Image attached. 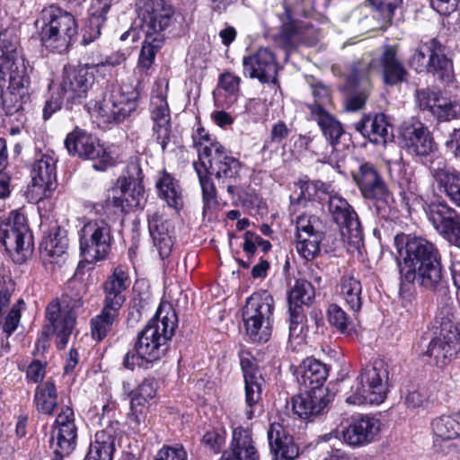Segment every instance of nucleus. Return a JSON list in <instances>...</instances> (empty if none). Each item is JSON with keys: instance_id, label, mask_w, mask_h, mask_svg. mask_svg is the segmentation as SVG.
Here are the masks:
<instances>
[{"instance_id": "f257e3e1", "label": "nucleus", "mask_w": 460, "mask_h": 460, "mask_svg": "<svg viewBox=\"0 0 460 460\" xmlns=\"http://www.w3.org/2000/svg\"><path fill=\"white\" fill-rule=\"evenodd\" d=\"M394 245L402 258L399 264L402 283L436 290L442 282L443 267L438 248L427 239L396 234Z\"/></svg>"}, {"instance_id": "f03ea898", "label": "nucleus", "mask_w": 460, "mask_h": 460, "mask_svg": "<svg viewBox=\"0 0 460 460\" xmlns=\"http://www.w3.org/2000/svg\"><path fill=\"white\" fill-rule=\"evenodd\" d=\"M176 327L174 310L170 306L158 307L155 315L138 332L133 349L125 354L123 367L133 370L136 366L159 360L166 353Z\"/></svg>"}, {"instance_id": "7ed1b4c3", "label": "nucleus", "mask_w": 460, "mask_h": 460, "mask_svg": "<svg viewBox=\"0 0 460 460\" xmlns=\"http://www.w3.org/2000/svg\"><path fill=\"white\" fill-rule=\"evenodd\" d=\"M86 285L76 279L69 280L59 298L52 300L45 311L43 333L55 335L58 349L66 347L75 328L77 316L84 311Z\"/></svg>"}, {"instance_id": "20e7f679", "label": "nucleus", "mask_w": 460, "mask_h": 460, "mask_svg": "<svg viewBox=\"0 0 460 460\" xmlns=\"http://www.w3.org/2000/svg\"><path fill=\"white\" fill-rule=\"evenodd\" d=\"M35 24L40 29L42 45L53 52L66 51L77 35L74 16L55 4L44 7Z\"/></svg>"}, {"instance_id": "39448f33", "label": "nucleus", "mask_w": 460, "mask_h": 460, "mask_svg": "<svg viewBox=\"0 0 460 460\" xmlns=\"http://www.w3.org/2000/svg\"><path fill=\"white\" fill-rule=\"evenodd\" d=\"M353 180L362 197L371 202L378 217L387 220L395 214L393 193L374 164H360L353 173Z\"/></svg>"}, {"instance_id": "423d86ee", "label": "nucleus", "mask_w": 460, "mask_h": 460, "mask_svg": "<svg viewBox=\"0 0 460 460\" xmlns=\"http://www.w3.org/2000/svg\"><path fill=\"white\" fill-rule=\"evenodd\" d=\"M275 301L267 290L253 293L243 309L245 333L252 342H267L272 333Z\"/></svg>"}, {"instance_id": "0eeeda50", "label": "nucleus", "mask_w": 460, "mask_h": 460, "mask_svg": "<svg viewBox=\"0 0 460 460\" xmlns=\"http://www.w3.org/2000/svg\"><path fill=\"white\" fill-rule=\"evenodd\" d=\"M416 73H428L443 83L455 79L453 61L445 53V47L435 38L421 41L408 59Z\"/></svg>"}, {"instance_id": "6e6552de", "label": "nucleus", "mask_w": 460, "mask_h": 460, "mask_svg": "<svg viewBox=\"0 0 460 460\" xmlns=\"http://www.w3.org/2000/svg\"><path fill=\"white\" fill-rule=\"evenodd\" d=\"M388 374V366L381 359L362 368L356 386L351 387V394L346 399L347 402L355 405L383 402L386 398Z\"/></svg>"}, {"instance_id": "1a4fd4ad", "label": "nucleus", "mask_w": 460, "mask_h": 460, "mask_svg": "<svg viewBox=\"0 0 460 460\" xmlns=\"http://www.w3.org/2000/svg\"><path fill=\"white\" fill-rule=\"evenodd\" d=\"M112 243L111 229L105 220H92L79 232L80 252L89 263L106 259Z\"/></svg>"}, {"instance_id": "9d476101", "label": "nucleus", "mask_w": 460, "mask_h": 460, "mask_svg": "<svg viewBox=\"0 0 460 460\" xmlns=\"http://www.w3.org/2000/svg\"><path fill=\"white\" fill-rule=\"evenodd\" d=\"M174 8L164 0H140L137 18L144 35L166 39V31L174 22Z\"/></svg>"}, {"instance_id": "9b49d317", "label": "nucleus", "mask_w": 460, "mask_h": 460, "mask_svg": "<svg viewBox=\"0 0 460 460\" xmlns=\"http://www.w3.org/2000/svg\"><path fill=\"white\" fill-rule=\"evenodd\" d=\"M137 97L136 91L126 93L121 88L111 87L95 101L94 109L103 123H119L136 110Z\"/></svg>"}, {"instance_id": "f8f14e48", "label": "nucleus", "mask_w": 460, "mask_h": 460, "mask_svg": "<svg viewBox=\"0 0 460 460\" xmlns=\"http://www.w3.org/2000/svg\"><path fill=\"white\" fill-rule=\"evenodd\" d=\"M65 146L69 155L94 161L93 167L96 171H105L114 164L110 152L93 135L82 129H75L65 139Z\"/></svg>"}, {"instance_id": "ddd939ff", "label": "nucleus", "mask_w": 460, "mask_h": 460, "mask_svg": "<svg viewBox=\"0 0 460 460\" xmlns=\"http://www.w3.org/2000/svg\"><path fill=\"white\" fill-rule=\"evenodd\" d=\"M137 172V177L132 176L119 178V189L112 190V196L106 200L107 207H112L121 213H127L134 208H143L146 203L144 186L142 185L143 173L137 164L131 167Z\"/></svg>"}, {"instance_id": "4468645a", "label": "nucleus", "mask_w": 460, "mask_h": 460, "mask_svg": "<svg viewBox=\"0 0 460 460\" xmlns=\"http://www.w3.org/2000/svg\"><path fill=\"white\" fill-rule=\"evenodd\" d=\"M0 240L7 252L21 255L17 261H24L31 251L32 235L22 214L12 211L7 219L0 221Z\"/></svg>"}, {"instance_id": "2eb2a0df", "label": "nucleus", "mask_w": 460, "mask_h": 460, "mask_svg": "<svg viewBox=\"0 0 460 460\" xmlns=\"http://www.w3.org/2000/svg\"><path fill=\"white\" fill-rule=\"evenodd\" d=\"M57 159L51 154H42L31 167V184L28 187L26 196L30 202L38 203L52 195L57 187Z\"/></svg>"}, {"instance_id": "dca6fc26", "label": "nucleus", "mask_w": 460, "mask_h": 460, "mask_svg": "<svg viewBox=\"0 0 460 460\" xmlns=\"http://www.w3.org/2000/svg\"><path fill=\"white\" fill-rule=\"evenodd\" d=\"M368 70L379 74L385 86H399L407 83L410 74L395 46H385L380 56L368 64Z\"/></svg>"}, {"instance_id": "f3484780", "label": "nucleus", "mask_w": 460, "mask_h": 460, "mask_svg": "<svg viewBox=\"0 0 460 460\" xmlns=\"http://www.w3.org/2000/svg\"><path fill=\"white\" fill-rule=\"evenodd\" d=\"M327 207L332 220L342 228V234L348 235L349 243L358 247L363 242L364 234L354 208L337 194L329 196Z\"/></svg>"}, {"instance_id": "a211bd4d", "label": "nucleus", "mask_w": 460, "mask_h": 460, "mask_svg": "<svg viewBox=\"0 0 460 460\" xmlns=\"http://www.w3.org/2000/svg\"><path fill=\"white\" fill-rule=\"evenodd\" d=\"M89 64L83 66H65L58 90L67 104L81 103L93 84V75Z\"/></svg>"}, {"instance_id": "6ab92c4d", "label": "nucleus", "mask_w": 460, "mask_h": 460, "mask_svg": "<svg viewBox=\"0 0 460 460\" xmlns=\"http://www.w3.org/2000/svg\"><path fill=\"white\" fill-rule=\"evenodd\" d=\"M460 351V331L450 320L440 324L439 336L433 339L426 354L434 358L438 367L447 365Z\"/></svg>"}, {"instance_id": "aec40b11", "label": "nucleus", "mask_w": 460, "mask_h": 460, "mask_svg": "<svg viewBox=\"0 0 460 460\" xmlns=\"http://www.w3.org/2000/svg\"><path fill=\"white\" fill-rule=\"evenodd\" d=\"M280 21L278 40L284 49L292 50L301 43L310 44L316 40L315 29L309 22L294 19L287 6H284Z\"/></svg>"}, {"instance_id": "412c9836", "label": "nucleus", "mask_w": 460, "mask_h": 460, "mask_svg": "<svg viewBox=\"0 0 460 460\" xmlns=\"http://www.w3.org/2000/svg\"><path fill=\"white\" fill-rule=\"evenodd\" d=\"M18 40L15 35L8 31L0 32V63L7 66L13 86H22L27 80L29 68L25 65V59L19 54Z\"/></svg>"}, {"instance_id": "4be33fe9", "label": "nucleus", "mask_w": 460, "mask_h": 460, "mask_svg": "<svg viewBox=\"0 0 460 460\" xmlns=\"http://www.w3.org/2000/svg\"><path fill=\"white\" fill-rule=\"evenodd\" d=\"M243 74L256 78L262 84H277L278 63L274 53L268 48L243 58Z\"/></svg>"}, {"instance_id": "5701e85b", "label": "nucleus", "mask_w": 460, "mask_h": 460, "mask_svg": "<svg viewBox=\"0 0 460 460\" xmlns=\"http://www.w3.org/2000/svg\"><path fill=\"white\" fill-rule=\"evenodd\" d=\"M314 298V289L310 282L298 279L288 292L289 335L298 336L305 319L303 305H309Z\"/></svg>"}, {"instance_id": "b1692460", "label": "nucleus", "mask_w": 460, "mask_h": 460, "mask_svg": "<svg viewBox=\"0 0 460 460\" xmlns=\"http://www.w3.org/2000/svg\"><path fill=\"white\" fill-rule=\"evenodd\" d=\"M241 368L244 378L245 403L247 406L245 414L247 419L252 420L262 412L261 402L264 379L254 362L250 358H241Z\"/></svg>"}, {"instance_id": "393cba45", "label": "nucleus", "mask_w": 460, "mask_h": 460, "mask_svg": "<svg viewBox=\"0 0 460 460\" xmlns=\"http://www.w3.org/2000/svg\"><path fill=\"white\" fill-rule=\"evenodd\" d=\"M201 155L207 156L206 159L208 160L210 168L218 181H235L241 170V164L223 146H206L201 151Z\"/></svg>"}, {"instance_id": "a878e982", "label": "nucleus", "mask_w": 460, "mask_h": 460, "mask_svg": "<svg viewBox=\"0 0 460 460\" xmlns=\"http://www.w3.org/2000/svg\"><path fill=\"white\" fill-rule=\"evenodd\" d=\"M151 119L154 122L153 131L157 143L164 151L170 140L171 116L166 97L162 92L153 94L150 103Z\"/></svg>"}, {"instance_id": "bb28decb", "label": "nucleus", "mask_w": 460, "mask_h": 460, "mask_svg": "<svg viewBox=\"0 0 460 460\" xmlns=\"http://www.w3.org/2000/svg\"><path fill=\"white\" fill-rule=\"evenodd\" d=\"M380 431L379 420L371 416H361L343 430V438L352 447H363L375 441Z\"/></svg>"}, {"instance_id": "cd10ccee", "label": "nucleus", "mask_w": 460, "mask_h": 460, "mask_svg": "<svg viewBox=\"0 0 460 460\" xmlns=\"http://www.w3.org/2000/svg\"><path fill=\"white\" fill-rule=\"evenodd\" d=\"M128 270L122 266L114 268L111 275L103 283V305L120 310L126 301L125 292L130 286Z\"/></svg>"}, {"instance_id": "c85d7f7f", "label": "nucleus", "mask_w": 460, "mask_h": 460, "mask_svg": "<svg viewBox=\"0 0 460 460\" xmlns=\"http://www.w3.org/2000/svg\"><path fill=\"white\" fill-rule=\"evenodd\" d=\"M355 128L361 135L376 145L385 146L394 137L393 129L383 113L365 115L355 123Z\"/></svg>"}, {"instance_id": "c756f323", "label": "nucleus", "mask_w": 460, "mask_h": 460, "mask_svg": "<svg viewBox=\"0 0 460 460\" xmlns=\"http://www.w3.org/2000/svg\"><path fill=\"white\" fill-rule=\"evenodd\" d=\"M329 402L326 389H309L293 398L292 407L296 415L306 420L322 414Z\"/></svg>"}, {"instance_id": "7c9ffc66", "label": "nucleus", "mask_w": 460, "mask_h": 460, "mask_svg": "<svg viewBox=\"0 0 460 460\" xmlns=\"http://www.w3.org/2000/svg\"><path fill=\"white\" fill-rule=\"evenodd\" d=\"M67 247L68 238L66 231L58 227L43 237L40 244V257L44 263L60 266L67 258Z\"/></svg>"}, {"instance_id": "2f4dec72", "label": "nucleus", "mask_w": 460, "mask_h": 460, "mask_svg": "<svg viewBox=\"0 0 460 460\" xmlns=\"http://www.w3.org/2000/svg\"><path fill=\"white\" fill-rule=\"evenodd\" d=\"M267 436L273 460H294L297 457L298 447L280 423H272Z\"/></svg>"}, {"instance_id": "473e14b6", "label": "nucleus", "mask_w": 460, "mask_h": 460, "mask_svg": "<svg viewBox=\"0 0 460 460\" xmlns=\"http://www.w3.org/2000/svg\"><path fill=\"white\" fill-rule=\"evenodd\" d=\"M406 148L416 155L426 156L433 150V139L427 127L421 122L406 126L402 133Z\"/></svg>"}, {"instance_id": "72a5a7b5", "label": "nucleus", "mask_w": 460, "mask_h": 460, "mask_svg": "<svg viewBox=\"0 0 460 460\" xmlns=\"http://www.w3.org/2000/svg\"><path fill=\"white\" fill-rule=\"evenodd\" d=\"M112 0H93L88 10V19L83 33L82 43L88 45L99 39L101 31L106 22V14Z\"/></svg>"}, {"instance_id": "f704fd0d", "label": "nucleus", "mask_w": 460, "mask_h": 460, "mask_svg": "<svg viewBox=\"0 0 460 460\" xmlns=\"http://www.w3.org/2000/svg\"><path fill=\"white\" fill-rule=\"evenodd\" d=\"M426 213L433 226L444 235H449L460 220V215L446 202H431Z\"/></svg>"}, {"instance_id": "c9c22d12", "label": "nucleus", "mask_w": 460, "mask_h": 460, "mask_svg": "<svg viewBox=\"0 0 460 460\" xmlns=\"http://www.w3.org/2000/svg\"><path fill=\"white\" fill-rule=\"evenodd\" d=\"M77 445V429H51L49 448L50 460H65L75 449Z\"/></svg>"}, {"instance_id": "e433bc0d", "label": "nucleus", "mask_w": 460, "mask_h": 460, "mask_svg": "<svg viewBox=\"0 0 460 460\" xmlns=\"http://www.w3.org/2000/svg\"><path fill=\"white\" fill-rule=\"evenodd\" d=\"M148 229L159 256L162 260L167 258L173 246L169 224L158 213H154L148 217Z\"/></svg>"}, {"instance_id": "4c0bfd02", "label": "nucleus", "mask_w": 460, "mask_h": 460, "mask_svg": "<svg viewBox=\"0 0 460 460\" xmlns=\"http://www.w3.org/2000/svg\"><path fill=\"white\" fill-rule=\"evenodd\" d=\"M430 173L439 190L460 208V172L447 167H435Z\"/></svg>"}, {"instance_id": "58836bf2", "label": "nucleus", "mask_w": 460, "mask_h": 460, "mask_svg": "<svg viewBox=\"0 0 460 460\" xmlns=\"http://www.w3.org/2000/svg\"><path fill=\"white\" fill-rule=\"evenodd\" d=\"M224 454L234 460H259L251 432L242 428L234 429L230 450L225 451Z\"/></svg>"}, {"instance_id": "ea45409f", "label": "nucleus", "mask_w": 460, "mask_h": 460, "mask_svg": "<svg viewBox=\"0 0 460 460\" xmlns=\"http://www.w3.org/2000/svg\"><path fill=\"white\" fill-rule=\"evenodd\" d=\"M116 436L112 427L96 432L94 441L88 449L85 460H112Z\"/></svg>"}, {"instance_id": "a19ab883", "label": "nucleus", "mask_w": 460, "mask_h": 460, "mask_svg": "<svg viewBox=\"0 0 460 460\" xmlns=\"http://www.w3.org/2000/svg\"><path fill=\"white\" fill-rule=\"evenodd\" d=\"M33 402L39 413L49 416L54 414L58 406V394L56 384L51 378L36 386Z\"/></svg>"}, {"instance_id": "79ce46f5", "label": "nucleus", "mask_w": 460, "mask_h": 460, "mask_svg": "<svg viewBox=\"0 0 460 460\" xmlns=\"http://www.w3.org/2000/svg\"><path fill=\"white\" fill-rule=\"evenodd\" d=\"M301 382L308 389H323L328 376V368L321 361L307 358L300 366Z\"/></svg>"}, {"instance_id": "37998d69", "label": "nucleus", "mask_w": 460, "mask_h": 460, "mask_svg": "<svg viewBox=\"0 0 460 460\" xmlns=\"http://www.w3.org/2000/svg\"><path fill=\"white\" fill-rule=\"evenodd\" d=\"M339 288L345 304L353 313H358L363 305L360 280L351 273H345L341 278Z\"/></svg>"}, {"instance_id": "c03bdc74", "label": "nucleus", "mask_w": 460, "mask_h": 460, "mask_svg": "<svg viewBox=\"0 0 460 460\" xmlns=\"http://www.w3.org/2000/svg\"><path fill=\"white\" fill-rule=\"evenodd\" d=\"M437 446L439 441H448L460 437V411L453 415L435 418L431 423Z\"/></svg>"}, {"instance_id": "a18cd8bd", "label": "nucleus", "mask_w": 460, "mask_h": 460, "mask_svg": "<svg viewBox=\"0 0 460 460\" xmlns=\"http://www.w3.org/2000/svg\"><path fill=\"white\" fill-rule=\"evenodd\" d=\"M119 310L110 308L103 305L100 314L91 319V334L93 340L102 341L112 331L113 326L118 322Z\"/></svg>"}, {"instance_id": "49530a36", "label": "nucleus", "mask_w": 460, "mask_h": 460, "mask_svg": "<svg viewBox=\"0 0 460 460\" xmlns=\"http://www.w3.org/2000/svg\"><path fill=\"white\" fill-rule=\"evenodd\" d=\"M311 120L317 123L322 130L325 139L335 146L339 144L341 137L344 134V129L341 123L330 112H323L318 110L314 111L313 116H309Z\"/></svg>"}, {"instance_id": "de8ad7c7", "label": "nucleus", "mask_w": 460, "mask_h": 460, "mask_svg": "<svg viewBox=\"0 0 460 460\" xmlns=\"http://www.w3.org/2000/svg\"><path fill=\"white\" fill-rule=\"evenodd\" d=\"M30 84L29 72H27V80L22 86L14 87L11 82V75H9V84L3 94H0V102L4 112L12 115L22 109L27 95V87Z\"/></svg>"}, {"instance_id": "09e8293b", "label": "nucleus", "mask_w": 460, "mask_h": 460, "mask_svg": "<svg viewBox=\"0 0 460 460\" xmlns=\"http://www.w3.org/2000/svg\"><path fill=\"white\" fill-rule=\"evenodd\" d=\"M159 195L168 206L179 209L182 206V196L178 181L167 172H163L156 182Z\"/></svg>"}, {"instance_id": "8fccbe9b", "label": "nucleus", "mask_w": 460, "mask_h": 460, "mask_svg": "<svg viewBox=\"0 0 460 460\" xmlns=\"http://www.w3.org/2000/svg\"><path fill=\"white\" fill-rule=\"evenodd\" d=\"M193 167L198 174L202 190L203 212L217 205V190L208 175L205 162H193Z\"/></svg>"}, {"instance_id": "3c124183", "label": "nucleus", "mask_w": 460, "mask_h": 460, "mask_svg": "<svg viewBox=\"0 0 460 460\" xmlns=\"http://www.w3.org/2000/svg\"><path fill=\"white\" fill-rule=\"evenodd\" d=\"M165 40L144 35V40L140 49L137 68L147 71L154 64L155 56L162 49Z\"/></svg>"}, {"instance_id": "603ef678", "label": "nucleus", "mask_w": 460, "mask_h": 460, "mask_svg": "<svg viewBox=\"0 0 460 460\" xmlns=\"http://www.w3.org/2000/svg\"><path fill=\"white\" fill-rule=\"evenodd\" d=\"M311 93L314 98L313 102L306 103V108L309 111V116L314 115V111L318 110L323 112L330 111L329 108L332 106V94L328 86L321 82L311 84Z\"/></svg>"}, {"instance_id": "864d4df0", "label": "nucleus", "mask_w": 460, "mask_h": 460, "mask_svg": "<svg viewBox=\"0 0 460 460\" xmlns=\"http://www.w3.org/2000/svg\"><path fill=\"white\" fill-rule=\"evenodd\" d=\"M296 238V251L306 261H313L320 254V243L324 234L309 235Z\"/></svg>"}, {"instance_id": "5fc2aeb1", "label": "nucleus", "mask_w": 460, "mask_h": 460, "mask_svg": "<svg viewBox=\"0 0 460 460\" xmlns=\"http://www.w3.org/2000/svg\"><path fill=\"white\" fill-rule=\"evenodd\" d=\"M296 237L324 234L322 220L314 215H301L296 220Z\"/></svg>"}, {"instance_id": "6e6d98bb", "label": "nucleus", "mask_w": 460, "mask_h": 460, "mask_svg": "<svg viewBox=\"0 0 460 460\" xmlns=\"http://www.w3.org/2000/svg\"><path fill=\"white\" fill-rule=\"evenodd\" d=\"M329 323L341 333L350 334L355 331L354 323L345 311L338 305H331L328 308Z\"/></svg>"}, {"instance_id": "4d7b16f0", "label": "nucleus", "mask_w": 460, "mask_h": 460, "mask_svg": "<svg viewBox=\"0 0 460 460\" xmlns=\"http://www.w3.org/2000/svg\"><path fill=\"white\" fill-rule=\"evenodd\" d=\"M376 6V14L385 24L392 22L394 10L402 4V0H370Z\"/></svg>"}, {"instance_id": "13d9d810", "label": "nucleus", "mask_w": 460, "mask_h": 460, "mask_svg": "<svg viewBox=\"0 0 460 460\" xmlns=\"http://www.w3.org/2000/svg\"><path fill=\"white\" fill-rule=\"evenodd\" d=\"M460 112V106L456 102L439 99L437 106L433 108L432 114L440 120H450L456 118Z\"/></svg>"}, {"instance_id": "bf43d9fd", "label": "nucleus", "mask_w": 460, "mask_h": 460, "mask_svg": "<svg viewBox=\"0 0 460 460\" xmlns=\"http://www.w3.org/2000/svg\"><path fill=\"white\" fill-rule=\"evenodd\" d=\"M240 77L232 73L226 72L221 75L219 85L229 96L228 103H233L236 100V96L240 90Z\"/></svg>"}, {"instance_id": "052dcab7", "label": "nucleus", "mask_w": 460, "mask_h": 460, "mask_svg": "<svg viewBox=\"0 0 460 460\" xmlns=\"http://www.w3.org/2000/svg\"><path fill=\"white\" fill-rule=\"evenodd\" d=\"M24 305L22 299H20L14 304L8 314L6 315L4 322L2 325V331L6 334L7 337L11 336L13 332L17 329L21 321V310Z\"/></svg>"}, {"instance_id": "680f3d73", "label": "nucleus", "mask_w": 460, "mask_h": 460, "mask_svg": "<svg viewBox=\"0 0 460 460\" xmlns=\"http://www.w3.org/2000/svg\"><path fill=\"white\" fill-rule=\"evenodd\" d=\"M154 460H188V456L183 446H164L155 455Z\"/></svg>"}, {"instance_id": "e2e57ef3", "label": "nucleus", "mask_w": 460, "mask_h": 460, "mask_svg": "<svg viewBox=\"0 0 460 460\" xmlns=\"http://www.w3.org/2000/svg\"><path fill=\"white\" fill-rule=\"evenodd\" d=\"M400 186V195L402 199V201L406 206L409 205V202L414 199L419 194V187L414 179L411 175H405L399 181Z\"/></svg>"}, {"instance_id": "0e129e2a", "label": "nucleus", "mask_w": 460, "mask_h": 460, "mask_svg": "<svg viewBox=\"0 0 460 460\" xmlns=\"http://www.w3.org/2000/svg\"><path fill=\"white\" fill-rule=\"evenodd\" d=\"M416 101L419 107L423 111L433 112V108L437 106L438 98L437 93L429 89H419L415 93Z\"/></svg>"}, {"instance_id": "69168bd1", "label": "nucleus", "mask_w": 460, "mask_h": 460, "mask_svg": "<svg viewBox=\"0 0 460 460\" xmlns=\"http://www.w3.org/2000/svg\"><path fill=\"white\" fill-rule=\"evenodd\" d=\"M194 146L198 149L199 162H205L207 156L201 155V151L204 147H212V146H222L215 138H212L209 134L203 128H199L197 129L196 135L193 137Z\"/></svg>"}, {"instance_id": "338daca9", "label": "nucleus", "mask_w": 460, "mask_h": 460, "mask_svg": "<svg viewBox=\"0 0 460 460\" xmlns=\"http://www.w3.org/2000/svg\"><path fill=\"white\" fill-rule=\"evenodd\" d=\"M77 429L75 422V413L73 409L65 405L61 407L60 412L58 414L51 429Z\"/></svg>"}, {"instance_id": "774afa93", "label": "nucleus", "mask_w": 460, "mask_h": 460, "mask_svg": "<svg viewBox=\"0 0 460 460\" xmlns=\"http://www.w3.org/2000/svg\"><path fill=\"white\" fill-rule=\"evenodd\" d=\"M225 440V432L218 429L208 430L202 438V443L214 452H218L221 449Z\"/></svg>"}]
</instances>
